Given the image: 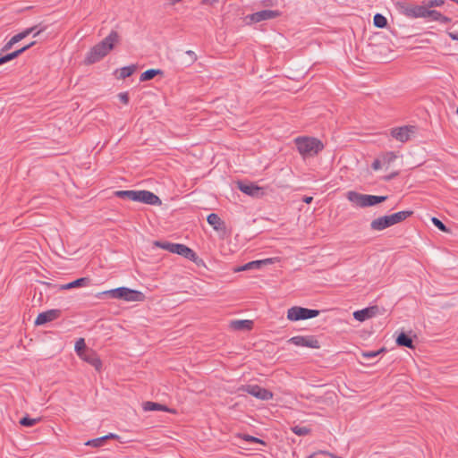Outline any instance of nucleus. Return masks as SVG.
Here are the masks:
<instances>
[{
	"instance_id": "obj_41",
	"label": "nucleus",
	"mask_w": 458,
	"mask_h": 458,
	"mask_svg": "<svg viewBox=\"0 0 458 458\" xmlns=\"http://www.w3.org/2000/svg\"><path fill=\"white\" fill-rule=\"evenodd\" d=\"M431 221H432L433 225L440 231H442L444 233H447L449 231V229L446 227V225L438 218L432 217Z\"/></svg>"
},
{
	"instance_id": "obj_17",
	"label": "nucleus",
	"mask_w": 458,
	"mask_h": 458,
	"mask_svg": "<svg viewBox=\"0 0 458 458\" xmlns=\"http://www.w3.org/2000/svg\"><path fill=\"white\" fill-rule=\"evenodd\" d=\"M376 307L366 308L353 312V317L358 321H364L375 315Z\"/></svg>"
},
{
	"instance_id": "obj_58",
	"label": "nucleus",
	"mask_w": 458,
	"mask_h": 458,
	"mask_svg": "<svg viewBox=\"0 0 458 458\" xmlns=\"http://www.w3.org/2000/svg\"><path fill=\"white\" fill-rule=\"evenodd\" d=\"M456 113L458 114V108L456 109Z\"/></svg>"
},
{
	"instance_id": "obj_8",
	"label": "nucleus",
	"mask_w": 458,
	"mask_h": 458,
	"mask_svg": "<svg viewBox=\"0 0 458 458\" xmlns=\"http://www.w3.org/2000/svg\"><path fill=\"white\" fill-rule=\"evenodd\" d=\"M289 343L301 347L319 349L320 344L315 335H296L288 340Z\"/></svg>"
},
{
	"instance_id": "obj_53",
	"label": "nucleus",
	"mask_w": 458,
	"mask_h": 458,
	"mask_svg": "<svg viewBox=\"0 0 458 458\" xmlns=\"http://www.w3.org/2000/svg\"><path fill=\"white\" fill-rule=\"evenodd\" d=\"M1 57H2L3 64H6V63L12 61L8 55H5L1 56Z\"/></svg>"
},
{
	"instance_id": "obj_55",
	"label": "nucleus",
	"mask_w": 458,
	"mask_h": 458,
	"mask_svg": "<svg viewBox=\"0 0 458 458\" xmlns=\"http://www.w3.org/2000/svg\"><path fill=\"white\" fill-rule=\"evenodd\" d=\"M314 454H310V456H308L307 458H314Z\"/></svg>"
},
{
	"instance_id": "obj_1",
	"label": "nucleus",
	"mask_w": 458,
	"mask_h": 458,
	"mask_svg": "<svg viewBox=\"0 0 458 458\" xmlns=\"http://www.w3.org/2000/svg\"><path fill=\"white\" fill-rule=\"evenodd\" d=\"M119 39L118 32L112 30L102 41L90 48L86 55L85 63L92 64L103 59L119 42Z\"/></svg>"
},
{
	"instance_id": "obj_44",
	"label": "nucleus",
	"mask_w": 458,
	"mask_h": 458,
	"mask_svg": "<svg viewBox=\"0 0 458 458\" xmlns=\"http://www.w3.org/2000/svg\"><path fill=\"white\" fill-rule=\"evenodd\" d=\"M242 438L247 442H250V443H259V444H261V445H266V443L260 439V438H258L256 437H253V436H250V435H247V434H244L242 435Z\"/></svg>"
},
{
	"instance_id": "obj_7",
	"label": "nucleus",
	"mask_w": 458,
	"mask_h": 458,
	"mask_svg": "<svg viewBox=\"0 0 458 458\" xmlns=\"http://www.w3.org/2000/svg\"><path fill=\"white\" fill-rule=\"evenodd\" d=\"M417 128L413 125H404L393 128L390 131L391 136L396 140L405 143L415 136Z\"/></svg>"
},
{
	"instance_id": "obj_42",
	"label": "nucleus",
	"mask_w": 458,
	"mask_h": 458,
	"mask_svg": "<svg viewBox=\"0 0 458 458\" xmlns=\"http://www.w3.org/2000/svg\"><path fill=\"white\" fill-rule=\"evenodd\" d=\"M75 351L77 352L78 355L82 356L83 353H81V351H85L86 344L83 338H80L75 343Z\"/></svg>"
},
{
	"instance_id": "obj_33",
	"label": "nucleus",
	"mask_w": 458,
	"mask_h": 458,
	"mask_svg": "<svg viewBox=\"0 0 458 458\" xmlns=\"http://www.w3.org/2000/svg\"><path fill=\"white\" fill-rule=\"evenodd\" d=\"M36 44L35 41H32L30 42V44L22 47L21 48L18 49V50H15L12 53H9L7 54L10 57L11 60H13L15 59L16 57H18L20 55H21L22 53H24L25 51H27L28 49H30V47H32L34 45Z\"/></svg>"
},
{
	"instance_id": "obj_37",
	"label": "nucleus",
	"mask_w": 458,
	"mask_h": 458,
	"mask_svg": "<svg viewBox=\"0 0 458 458\" xmlns=\"http://www.w3.org/2000/svg\"><path fill=\"white\" fill-rule=\"evenodd\" d=\"M385 351H386L385 348H381L377 351L363 352L361 353V355L365 359H372V358H376L377 355H379L381 352H384Z\"/></svg>"
},
{
	"instance_id": "obj_9",
	"label": "nucleus",
	"mask_w": 458,
	"mask_h": 458,
	"mask_svg": "<svg viewBox=\"0 0 458 458\" xmlns=\"http://www.w3.org/2000/svg\"><path fill=\"white\" fill-rule=\"evenodd\" d=\"M134 201L151 206H160L162 204L157 195L147 190L136 191Z\"/></svg>"
},
{
	"instance_id": "obj_48",
	"label": "nucleus",
	"mask_w": 458,
	"mask_h": 458,
	"mask_svg": "<svg viewBox=\"0 0 458 458\" xmlns=\"http://www.w3.org/2000/svg\"><path fill=\"white\" fill-rule=\"evenodd\" d=\"M438 21L440 23H445H445H449L451 21V19L449 17L445 16V15H443L441 13Z\"/></svg>"
},
{
	"instance_id": "obj_26",
	"label": "nucleus",
	"mask_w": 458,
	"mask_h": 458,
	"mask_svg": "<svg viewBox=\"0 0 458 458\" xmlns=\"http://www.w3.org/2000/svg\"><path fill=\"white\" fill-rule=\"evenodd\" d=\"M162 73L163 72L159 69H149L140 74V81H147L152 80L156 75Z\"/></svg>"
},
{
	"instance_id": "obj_49",
	"label": "nucleus",
	"mask_w": 458,
	"mask_h": 458,
	"mask_svg": "<svg viewBox=\"0 0 458 458\" xmlns=\"http://www.w3.org/2000/svg\"><path fill=\"white\" fill-rule=\"evenodd\" d=\"M104 438H105V440L118 439L119 436H117L116 434H114V433H109L108 435L104 436Z\"/></svg>"
},
{
	"instance_id": "obj_20",
	"label": "nucleus",
	"mask_w": 458,
	"mask_h": 458,
	"mask_svg": "<svg viewBox=\"0 0 458 458\" xmlns=\"http://www.w3.org/2000/svg\"><path fill=\"white\" fill-rule=\"evenodd\" d=\"M89 283V278L81 277V278H78L71 283L62 285L61 289L68 290V289H72V288H75V287L87 286Z\"/></svg>"
},
{
	"instance_id": "obj_25",
	"label": "nucleus",
	"mask_w": 458,
	"mask_h": 458,
	"mask_svg": "<svg viewBox=\"0 0 458 458\" xmlns=\"http://www.w3.org/2000/svg\"><path fill=\"white\" fill-rule=\"evenodd\" d=\"M197 61V55L191 50H188L184 53V56L182 59V64L185 66H191Z\"/></svg>"
},
{
	"instance_id": "obj_38",
	"label": "nucleus",
	"mask_w": 458,
	"mask_h": 458,
	"mask_svg": "<svg viewBox=\"0 0 458 458\" xmlns=\"http://www.w3.org/2000/svg\"><path fill=\"white\" fill-rule=\"evenodd\" d=\"M292 430L294 434L298 436H306L310 433V429L307 427H302L299 425L293 427Z\"/></svg>"
},
{
	"instance_id": "obj_40",
	"label": "nucleus",
	"mask_w": 458,
	"mask_h": 458,
	"mask_svg": "<svg viewBox=\"0 0 458 458\" xmlns=\"http://www.w3.org/2000/svg\"><path fill=\"white\" fill-rule=\"evenodd\" d=\"M444 4V0H428L423 2L424 6H427V9L428 10L432 7L442 6Z\"/></svg>"
},
{
	"instance_id": "obj_47",
	"label": "nucleus",
	"mask_w": 458,
	"mask_h": 458,
	"mask_svg": "<svg viewBox=\"0 0 458 458\" xmlns=\"http://www.w3.org/2000/svg\"><path fill=\"white\" fill-rule=\"evenodd\" d=\"M118 98L123 103V104H128L129 103V95L127 92H122L118 95Z\"/></svg>"
},
{
	"instance_id": "obj_31",
	"label": "nucleus",
	"mask_w": 458,
	"mask_h": 458,
	"mask_svg": "<svg viewBox=\"0 0 458 458\" xmlns=\"http://www.w3.org/2000/svg\"><path fill=\"white\" fill-rule=\"evenodd\" d=\"M379 157L382 160L383 165H389L391 163H393L396 159L397 157L394 152L388 151V152L383 153Z\"/></svg>"
},
{
	"instance_id": "obj_6",
	"label": "nucleus",
	"mask_w": 458,
	"mask_h": 458,
	"mask_svg": "<svg viewBox=\"0 0 458 458\" xmlns=\"http://www.w3.org/2000/svg\"><path fill=\"white\" fill-rule=\"evenodd\" d=\"M319 310L294 306L287 310V318L291 321H298L316 318Z\"/></svg>"
},
{
	"instance_id": "obj_5",
	"label": "nucleus",
	"mask_w": 458,
	"mask_h": 458,
	"mask_svg": "<svg viewBox=\"0 0 458 458\" xmlns=\"http://www.w3.org/2000/svg\"><path fill=\"white\" fill-rule=\"evenodd\" d=\"M395 7L401 14H403L408 18H411V19L423 18L425 11H426V6H424V4L417 5V4H408L405 2H397L395 4Z\"/></svg>"
},
{
	"instance_id": "obj_29",
	"label": "nucleus",
	"mask_w": 458,
	"mask_h": 458,
	"mask_svg": "<svg viewBox=\"0 0 458 458\" xmlns=\"http://www.w3.org/2000/svg\"><path fill=\"white\" fill-rule=\"evenodd\" d=\"M155 245L171 253H174L176 251V247L178 243L169 242H156Z\"/></svg>"
},
{
	"instance_id": "obj_30",
	"label": "nucleus",
	"mask_w": 458,
	"mask_h": 458,
	"mask_svg": "<svg viewBox=\"0 0 458 458\" xmlns=\"http://www.w3.org/2000/svg\"><path fill=\"white\" fill-rule=\"evenodd\" d=\"M155 245L171 253H174L176 251V247L178 243L169 242H156Z\"/></svg>"
},
{
	"instance_id": "obj_56",
	"label": "nucleus",
	"mask_w": 458,
	"mask_h": 458,
	"mask_svg": "<svg viewBox=\"0 0 458 458\" xmlns=\"http://www.w3.org/2000/svg\"><path fill=\"white\" fill-rule=\"evenodd\" d=\"M452 2H454L455 4H458V0H451Z\"/></svg>"
},
{
	"instance_id": "obj_24",
	"label": "nucleus",
	"mask_w": 458,
	"mask_h": 458,
	"mask_svg": "<svg viewBox=\"0 0 458 458\" xmlns=\"http://www.w3.org/2000/svg\"><path fill=\"white\" fill-rule=\"evenodd\" d=\"M143 410L146 411H168L166 406H165L163 404H160V403H154V402H145L143 403Z\"/></svg>"
},
{
	"instance_id": "obj_4",
	"label": "nucleus",
	"mask_w": 458,
	"mask_h": 458,
	"mask_svg": "<svg viewBox=\"0 0 458 458\" xmlns=\"http://www.w3.org/2000/svg\"><path fill=\"white\" fill-rule=\"evenodd\" d=\"M102 294L112 299L123 300L126 301H141L144 300V294L141 292L127 287L111 289L103 292Z\"/></svg>"
},
{
	"instance_id": "obj_16",
	"label": "nucleus",
	"mask_w": 458,
	"mask_h": 458,
	"mask_svg": "<svg viewBox=\"0 0 458 458\" xmlns=\"http://www.w3.org/2000/svg\"><path fill=\"white\" fill-rule=\"evenodd\" d=\"M238 188L242 192L250 196H258L261 191V188L253 183H244L242 182H238Z\"/></svg>"
},
{
	"instance_id": "obj_51",
	"label": "nucleus",
	"mask_w": 458,
	"mask_h": 458,
	"mask_svg": "<svg viewBox=\"0 0 458 458\" xmlns=\"http://www.w3.org/2000/svg\"><path fill=\"white\" fill-rule=\"evenodd\" d=\"M447 34L453 40L458 41V32L448 31Z\"/></svg>"
},
{
	"instance_id": "obj_2",
	"label": "nucleus",
	"mask_w": 458,
	"mask_h": 458,
	"mask_svg": "<svg viewBox=\"0 0 458 458\" xmlns=\"http://www.w3.org/2000/svg\"><path fill=\"white\" fill-rule=\"evenodd\" d=\"M295 145L303 158L314 157L324 148V145L319 140L310 137L297 138Z\"/></svg>"
},
{
	"instance_id": "obj_13",
	"label": "nucleus",
	"mask_w": 458,
	"mask_h": 458,
	"mask_svg": "<svg viewBox=\"0 0 458 458\" xmlns=\"http://www.w3.org/2000/svg\"><path fill=\"white\" fill-rule=\"evenodd\" d=\"M174 253L194 262L197 265L202 262V260L199 258L193 250L182 243H178L176 251Z\"/></svg>"
},
{
	"instance_id": "obj_27",
	"label": "nucleus",
	"mask_w": 458,
	"mask_h": 458,
	"mask_svg": "<svg viewBox=\"0 0 458 458\" xmlns=\"http://www.w3.org/2000/svg\"><path fill=\"white\" fill-rule=\"evenodd\" d=\"M136 71V65L131 64L128 66H124L119 70V75L117 76L118 79H126L132 75L134 72Z\"/></svg>"
},
{
	"instance_id": "obj_43",
	"label": "nucleus",
	"mask_w": 458,
	"mask_h": 458,
	"mask_svg": "<svg viewBox=\"0 0 458 458\" xmlns=\"http://www.w3.org/2000/svg\"><path fill=\"white\" fill-rule=\"evenodd\" d=\"M29 35H30V31L23 30L22 31L13 36L12 38L16 44V43L20 42L21 40L24 39L25 38H27Z\"/></svg>"
},
{
	"instance_id": "obj_57",
	"label": "nucleus",
	"mask_w": 458,
	"mask_h": 458,
	"mask_svg": "<svg viewBox=\"0 0 458 458\" xmlns=\"http://www.w3.org/2000/svg\"><path fill=\"white\" fill-rule=\"evenodd\" d=\"M4 64L2 61V57H0V65Z\"/></svg>"
},
{
	"instance_id": "obj_34",
	"label": "nucleus",
	"mask_w": 458,
	"mask_h": 458,
	"mask_svg": "<svg viewBox=\"0 0 458 458\" xmlns=\"http://www.w3.org/2000/svg\"><path fill=\"white\" fill-rule=\"evenodd\" d=\"M441 13L436 10H428L426 8L423 18L428 19L429 21H438Z\"/></svg>"
},
{
	"instance_id": "obj_28",
	"label": "nucleus",
	"mask_w": 458,
	"mask_h": 458,
	"mask_svg": "<svg viewBox=\"0 0 458 458\" xmlns=\"http://www.w3.org/2000/svg\"><path fill=\"white\" fill-rule=\"evenodd\" d=\"M135 192L134 190H125V191H114V196L120 199H127L130 200L134 201L135 199Z\"/></svg>"
},
{
	"instance_id": "obj_18",
	"label": "nucleus",
	"mask_w": 458,
	"mask_h": 458,
	"mask_svg": "<svg viewBox=\"0 0 458 458\" xmlns=\"http://www.w3.org/2000/svg\"><path fill=\"white\" fill-rule=\"evenodd\" d=\"M412 215V211L410 210H403L396 213H394L392 215H389V220L392 225H396L398 223H401L404 221L406 218L411 216Z\"/></svg>"
},
{
	"instance_id": "obj_11",
	"label": "nucleus",
	"mask_w": 458,
	"mask_h": 458,
	"mask_svg": "<svg viewBox=\"0 0 458 458\" xmlns=\"http://www.w3.org/2000/svg\"><path fill=\"white\" fill-rule=\"evenodd\" d=\"M281 13L277 10H262L247 16L250 22H259L279 17Z\"/></svg>"
},
{
	"instance_id": "obj_52",
	"label": "nucleus",
	"mask_w": 458,
	"mask_h": 458,
	"mask_svg": "<svg viewBox=\"0 0 458 458\" xmlns=\"http://www.w3.org/2000/svg\"><path fill=\"white\" fill-rule=\"evenodd\" d=\"M397 175H398V173L394 172V173L386 176L384 179H385V181H390V180L394 179Z\"/></svg>"
},
{
	"instance_id": "obj_15",
	"label": "nucleus",
	"mask_w": 458,
	"mask_h": 458,
	"mask_svg": "<svg viewBox=\"0 0 458 458\" xmlns=\"http://www.w3.org/2000/svg\"><path fill=\"white\" fill-rule=\"evenodd\" d=\"M85 361L92 365L97 370H100L102 368V362L98 355L92 351L85 352L81 356Z\"/></svg>"
},
{
	"instance_id": "obj_10",
	"label": "nucleus",
	"mask_w": 458,
	"mask_h": 458,
	"mask_svg": "<svg viewBox=\"0 0 458 458\" xmlns=\"http://www.w3.org/2000/svg\"><path fill=\"white\" fill-rule=\"evenodd\" d=\"M241 389L262 401H268L273 398L272 392L258 385L242 386Z\"/></svg>"
},
{
	"instance_id": "obj_22",
	"label": "nucleus",
	"mask_w": 458,
	"mask_h": 458,
	"mask_svg": "<svg viewBox=\"0 0 458 458\" xmlns=\"http://www.w3.org/2000/svg\"><path fill=\"white\" fill-rule=\"evenodd\" d=\"M208 223L214 228V230L218 231L221 229L224 222L219 217L217 214L211 213L207 217Z\"/></svg>"
},
{
	"instance_id": "obj_32",
	"label": "nucleus",
	"mask_w": 458,
	"mask_h": 458,
	"mask_svg": "<svg viewBox=\"0 0 458 458\" xmlns=\"http://www.w3.org/2000/svg\"><path fill=\"white\" fill-rule=\"evenodd\" d=\"M373 23L377 28L383 29L387 25V20L381 13H376L373 18Z\"/></svg>"
},
{
	"instance_id": "obj_39",
	"label": "nucleus",
	"mask_w": 458,
	"mask_h": 458,
	"mask_svg": "<svg viewBox=\"0 0 458 458\" xmlns=\"http://www.w3.org/2000/svg\"><path fill=\"white\" fill-rule=\"evenodd\" d=\"M104 436L101 437H98L95 439H90L85 443L86 445L93 446V447H99L101 446L105 442Z\"/></svg>"
},
{
	"instance_id": "obj_36",
	"label": "nucleus",
	"mask_w": 458,
	"mask_h": 458,
	"mask_svg": "<svg viewBox=\"0 0 458 458\" xmlns=\"http://www.w3.org/2000/svg\"><path fill=\"white\" fill-rule=\"evenodd\" d=\"M46 26H42L41 24H37L32 27L25 29V30H30V34L33 35V37L38 36L41 32H43L46 30Z\"/></svg>"
},
{
	"instance_id": "obj_21",
	"label": "nucleus",
	"mask_w": 458,
	"mask_h": 458,
	"mask_svg": "<svg viewBox=\"0 0 458 458\" xmlns=\"http://www.w3.org/2000/svg\"><path fill=\"white\" fill-rule=\"evenodd\" d=\"M396 344L399 346H404V347H407V348H410V349H413L414 348L412 339L408 335H406L405 333H401L397 336Z\"/></svg>"
},
{
	"instance_id": "obj_54",
	"label": "nucleus",
	"mask_w": 458,
	"mask_h": 458,
	"mask_svg": "<svg viewBox=\"0 0 458 458\" xmlns=\"http://www.w3.org/2000/svg\"><path fill=\"white\" fill-rule=\"evenodd\" d=\"M312 200H313V198H312V197H310V196H305V197L303 198V201H304L305 203H307V204L310 203Z\"/></svg>"
},
{
	"instance_id": "obj_23",
	"label": "nucleus",
	"mask_w": 458,
	"mask_h": 458,
	"mask_svg": "<svg viewBox=\"0 0 458 458\" xmlns=\"http://www.w3.org/2000/svg\"><path fill=\"white\" fill-rule=\"evenodd\" d=\"M251 320H233L231 323V327L235 330H250L252 327Z\"/></svg>"
},
{
	"instance_id": "obj_12",
	"label": "nucleus",
	"mask_w": 458,
	"mask_h": 458,
	"mask_svg": "<svg viewBox=\"0 0 458 458\" xmlns=\"http://www.w3.org/2000/svg\"><path fill=\"white\" fill-rule=\"evenodd\" d=\"M61 315H62V310H58V309L48 310L45 312H41L38 315V317L35 320V325L41 326L47 322L54 321V320L57 319L58 318H60Z\"/></svg>"
},
{
	"instance_id": "obj_19",
	"label": "nucleus",
	"mask_w": 458,
	"mask_h": 458,
	"mask_svg": "<svg viewBox=\"0 0 458 458\" xmlns=\"http://www.w3.org/2000/svg\"><path fill=\"white\" fill-rule=\"evenodd\" d=\"M272 263L270 259H262V260H254L246 263L244 266L241 267V270H250V269H259L262 267L264 264H270Z\"/></svg>"
},
{
	"instance_id": "obj_35",
	"label": "nucleus",
	"mask_w": 458,
	"mask_h": 458,
	"mask_svg": "<svg viewBox=\"0 0 458 458\" xmlns=\"http://www.w3.org/2000/svg\"><path fill=\"white\" fill-rule=\"evenodd\" d=\"M39 420H40L39 418L32 419L28 416H25L22 419H21L20 424L24 427H32L35 424H37Z\"/></svg>"
},
{
	"instance_id": "obj_46",
	"label": "nucleus",
	"mask_w": 458,
	"mask_h": 458,
	"mask_svg": "<svg viewBox=\"0 0 458 458\" xmlns=\"http://www.w3.org/2000/svg\"><path fill=\"white\" fill-rule=\"evenodd\" d=\"M382 166H383V164H382V160L380 159V157L375 159L373 161V163L371 164V167L374 170H379Z\"/></svg>"
},
{
	"instance_id": "obj_50",
	"label": "nucleus",
	"mask_w": 458,
	"mask_h": 458,
	"mask_svg": "<svg viewBox=\"0 0 458 458\" xmlns=\"http://www.w3.org/2000/svg\"><path fill=\"white\" fill-rule=\"evenodd\" d=\"M320 454H325V455H328L331 458H343L341 456H338V455H336L335 454H332L330 452H327V451H321Z\"/></svg>"
},
{
	"instance_id": "obj_45",
	"label": "nucleus",
	"mask_w": 458,
	"mask_h": 458,
	"mask_svg": "<svg viewBox=\"0 0 458 458\" xmlns=\"http://www.w3.org/2000/svg\"><path fill=\"white\" fill-rule=\"evenodd\" d=\"M14 45H15V42L11 38L10 40L4 45L1 51L2 52L9 51Z\"/></svg>"
},
{
	"instance_id": "obj_3",
	"label": "nucleus",
	"mask_w": 458,
	"mask_h": 458,
	"mask_svg": "<svg viewBox=\"0 0 458 458\" xmlns=\"http://www.w3.org/2000/svg\"><path fill=\"white\" fill-rule=\"evenodd\" d=\"M347 199L350 202L360 208H367L382 203L387 199V196H376L369 194H361L357 191H348Z\"/></svg>"
},
{
	"instance_id": "obj_14",
	"label": "nucleus",
	"mask_w": 458,
	"mask_h": 458,
	"mask_svg": "<svg viewBox=\"0 0 458 458\" xmlns=\"http://www.w3.org/2000/svg\"><path fill=\"white\" fill-rule=\"evenodd\" d=\"M392 226L388 216H379L370 223V229L372 231H382Z\"/></svg>"
}]
</instances>
